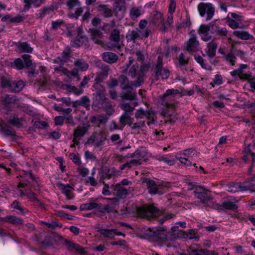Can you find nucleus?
I'll list each match as a JSON object with an SVG mask.
<instances>
[{"label": "nucleus", "mask_w": 255, "mask_h": 255, "mask_svg": "<svg viewBox=\"0 0 255 255\" xmlns=\"http://www.w3.org/2000/svg\"><path fill=\"white\" fill-rule=\"evenodd\" d=\"M119 82L121 89L128 93H122L121 97L123 99L130 101L135 100L136 95L134 94H132L131 91L133 88L139 87L141 85V78H137L134 81H130L127 76L122 75L119 78Z\"/></svg>", "instance_id": "f257e3e1"}, {"label": "nucleus", "mask_w": 255, "mask_h": 255, "mask_svg": "<svg viewBox=\"0 0 255 255\" xmlns=\"http://www.w3.org/2000/svg\"><path fill=\"white\" fill-rule=\"evenodd\" d=\"M210 191L203 186H199L194 190L195 197L199 199L201 203L205 205L206 207L212 208V203L216 202L212 201L213 198L209 193Z\"/></svg>", "instance_id": "f03ea898"}, {"label": "nucleus", "mask_w": 255, "mask_h": 255, "mask_svg": "<svg viewBox=\"0 0 255 255\" xmlns=\"http://www.w3.org/2000/svg\"><path fill=\"white\" fill-rule=\"evenodd\" d=\"M166 234L167 233L164 230L153 229L152 230H150L146 235L149 241L161 243L167 247H169L167 244L168 240Z\"/></svg>", "instance_id": "7ed1b4c3"}, {"label": "nucleus", "mask_w": 255, "mask_h": 255, "mask_svg": "<svg viewBox=\"0 0 255 255\" xmlns=\"http://www.w3.org/2000/svg\"><path fill=\"white\" fill-rule=\"evenodd\" d=\"M108 199L109 202L106 205H103L101 203H97L95 212L98 216H103L106 213L113 212L118 205L119 201L117 198H108Z\"/></svg>", "instance_id": "20e7f679"}, {"label": "nucleus", "mask_w": 255, "mask_h": 255, "mask_svg": "<svg viewBox=\"0 0 255 255\" xmlns=\"http://www.w3.org/2000/svg\"><path fill=\"white\" fill-rule=\"evenodd\" d=\"M139 216L143 218H153L159 215L160 211L157 208L151 205H144L137 209Z\"/></svg>", "instance_id": "39448f33"}, {"label": "nucleus", "mask_w": 255, "mask_h": 255, "mask_svg": "<svg viewBox=\"0 0 255 255\" xmlns=\"http://www.w3.org/2000/svg\"><path fill=\"white\" fill-rule=\"evenodd\" d=\"M197 8L201 16L203 17L206 14V20H210L212 18L215 12V7L212 3L201 2L198 5Z\"/></svg>", "instance_id": "423d86ee"}, {"label": "nucleus", "mask_w": 255, "mask_h": 255, "mask_svg": "<svg viewBox=\"0 0 255 255\" xmlns=\"http://www.w3.org/2000/svg\"><path fill=\"white\" fill-rule=\"evenodd\" d=\"M109 69L107 67L105 66L103 68L102 71L98 73L97 75L95 81L96 83L94 84V88L98 89L99 87H100V90L99 92H97V94L99 95H103L105 92V88L103 86H101L99 83H102L103 80L107 77L108 74Z\"/></svg>", "instance_id": "0eeeda50"}, {"label": "nucleus", "mask_w": 255, "mask_h": 255, "mask_svg": "<svg viewBox=\"0 0 255 255\" xmlns=\"http://www.w3.org/2000/svg\"><path fill=\"white\" fill-rule=\"evenodd\" d=\"M90 125L85 124L78 126L74 130L73 142L74 144H78L81 138L84 136L88 131Z\"/></svg>", "instance_id": "6e6552de"}, {"label": "nucleus", "mask_w": 255, "mask_h": 255, "mask_svg": "<svg viewBox=\"0 0 255 255\" xmlns=\"http://www.w3.org/2000/svg\"><path fill=\"white\" fill-rule=\"evenodd\" d=\"M238 208V205L235 204L234 202L232 201L231 200H226L221 204L217 203H212V208L219 211H235L237 210Z\"/></svg>", "instance_id": "1a4fd4ad"}, {"label": "nucleus", "mask_w": 255, "mask_h": 255, "mask_svg": "<svg viewBox=\"0 0 255 255\" xmlns=\"http://www.w3.org/2000/svg\"><path fill=\"white\" fill-rule=\"evenodd\" d=\"M146 152L144 149H138L134 153L130 154L129 157L132 158L130 160L133 166L138 165L141 164L142 161H145Z\"/></svg>", "instance_id": "9d476101"}, {"label": "nucleus", "mask_w": 255, "mask_h": 255, "mask_svg": "<svg viewBox=\"0 0 255 255\" xmlns=\"http://www.w3.org/2000/svg\"><path fill=\"white\" fill-rule=\"evenodd\" d=\"M250 186L248 183H231L227 186V190L231 193L243 192L250 190Z\"/></svg>", "instance_id": "9b49d317"}, {"label": "nucleus", "mask_w": 255, "mask_h": 255, "mask_svg": "<svg viewBox=\"0 0 255 255\" xmlns=\"http://www.w3.org/2000/svg\"><path fill=\"white\" fill-rule=\"evenodd\" d=\"M120 31L118 29L114 28L112 30L110 34V40L112 42L108 44L109 48L111 49L120 48Z\"/></svg>", "instance_id": "f8f14e48"}, {"label": "nucleus", "mask_w": 255, "mask_h": 255, "mask_svg": "<svg viewBox=\"0 0 255 255\" xmlns=\"http://www.w3.org/2000/svg\"><path fill=\"white\" fill-rule=\"evenodd\" d=\"M178 93V91L177 90L173 89H169L167 90L162 96V105L167 108L172 107L173 103H168L167 101L169 100L171 98L170 96H172Z\"/></svg>", "instance_id": "ddd939ff"}, {"label": "nucleus", "mask_w": 255, "mask_h": 255, "mask_svg": "<svg viewBox=\"0 0 255 255\" xmlns=\"http://www.w3.org/2000/svg\"><path fill=\"white\" fill-rule=\"evenodd\" d=\"M199 45L196 36L192 34L186 43V50L189 52H194L197 50Z\"/></svg>", "instance_id": "4468645a"}, {"label": "nucleus", "mask_w": 255, "mask_h": 255, "mask_svg": "<svg viewBox=\"0 0 255 255\" xmlns=\"http://www.w3.org/2000/svg\"><path fill=\"white\" fill-rule=\"evenodd\" d=\"M57 186L61 190L62 193L66 196L67 199H73L71 193L73 190V188L71 186L68 184H64L61 183H58Z\"/></svg>", "instance_id": "2eb2a0df"}, {"label": "nucleus", "mask_w": 255, "mask_h": 255, "mask_svg": "<svg viewBox=\"0 0 255 255\" xmlns=\"http://www.w3.org/2000/svg\"><path fill=\"white\" fill-rule=\"evenodd\" d=\"M218 44L214 40L209 42L205 49V52L210 58H213L216 54Z\"/></svg>", "instance_id": "dca6fc26"}, {"label": "nucleus", "mask_w": 255, "mask_h": 255, "mask_svg": "<svg viewBox=\"0 0 255 255\" xmlns=\"http://www.w3.org/2000/svg\"><path fill=\"white\" fill-rule=\"evenodd\" d=\"M25 184L20 182L19 184L17 185V190L20 196H23L26 195L27 197L31 201H37V198H36L35 194L32 192H29L26 194H25L22 190L21 189V188H24L25 186Z\"/></svg>", "instance_id": "f3484780"}, {"label": "nucleus", "mask_w": 255, "mask_h": 255, "mask_svg": "<svg viewBox=\"0 0 255 255\" xmlns=\"http://www.w3.org/2000/svg\"><path fill=\"white\" fill-rule=\"evenodd\" d=\"M209 27L206 25H201L199 29V34L201 39L205 41L211 40L212 36L209 34Z\"/></svg>", "instance_id": "a211bd4d"}, {"label": "nucleus", "mask_w": 255, "mask_h": 255, "mask_svg": "<svg viewBox=\"0 0 255 255\" xmlns=\"http://www.w3.org/2000/svg\"><path fill=\"white\" fill-rule=\"evenodd\" d=\"M98 231L104 237L109 238L110 239H113L114 238L115 235H116L117 229H100Z\"/></svg>", "instance_id": "6ab92c4d"}, {"label": "nucleus", "mask_w": 255, "mask_h": 255, "mask_svg": "<svg viewBox=\"0 0 255 255\" xmlns=\"http://www.w3.org/2000/svg\"><path fill=\"white\" fill-rule=\"evenodd\" d=\"M155 76L156 80H157L159 78L162 80L168 78L170 75L169 71L166 68H160L157 70H154Z\"/></svg>", "instance_id": "aec40b11"}, {"label": "nucleus", "mask_w": 255, "mask_h": 255, "mask_svg": "<svg viewBox=\"0 0 255 255\" xmlns=\"http://www.w3.org/2000/svg\"><path fill=\"white\" fill-rule=\"evenodd\" d=\"M102 58L104 61L112 64L115 63L117 61L118 56L115 53L107 52H105L102 54Z\"/></svg>", "instance_id": "412c9836"}, {"label": "nucleus", "mask_w": 255, "mask_h": 255, "mask_svg": "<svg viewBox=\"0 0 255 255\" xmlns=\"http://www.w3.org/2000/svg\"><path fill=\"white\" fill-rule=\"evenodd\" d=\"M87 41L88 38L86 36L79 34L75 39L71 40L70 44L73 47H78Z\"/></svg>", "instance_id": "4be33fe9"}, {"label": "nucleus", "mask_w": 255, "mask_h": 255, "mask_svg": "<svg viewBox=\"0 0 255 255\" xmlns=\"http://www.w3.org/2000/svg\"><path fill=\"white\" fill-rule=\"evenodd\" d=\"M70 53V51L69 49L64 50L61 56L57 57L54 59V62L61 65L63 64L64 63L66 62L68 60Z\"/></svg>", "instance_id": "5701e85b"}, {"label": "nucleus", "mask_w": 255, "mask_h": 255, "mask_svg": "<svg viewBox=\"0 0 255 255\" xmlns=\"http://www.w3.org/2000/svg\"><path fill=\"white\" fill-rule=\"evenodd\" d=\"M16 47L21 53H31L33 48L27 42H18L16 44Z\"/></svg>", "instance_id": "b1692460"}, {"label": "nucleus", "mask_w": 255, "mask_h": 255, "mask_svg": "<svg viewBox=\"0 0 255 255\" xmlns=\"http://www.w3.org/2000/svg\"><path fill=\"white\" fill-rule=\"evenodd\" d=\"M233 34L238 38L247 40L251 39L253 36L248 31L245 30H238L233 32Z\"/></svg>", "instance_id": "393cba45"}, {"label": "nucleus", "mask_w": 255, "mask_h": 255, "mask_svg": "<svg viewBox=\"0 0 255 255\" xmlns=\"http://www.w3.org/2000/svg\"><path fill=\"white\" fill-rule=\"evenodd\" d=\"M150 67V64L149 62L144 63L142 62L141 65L139 68V73L138 76L137 78H141L142 80V84L143 82V79L144 77V74L148 72L149 68Z\"/></svg>", "instance_id": "a878e982"}, {"label": "nucleus", "mask_w": 255, "mask_h": 255, "mask_svg": "<svg viewBox=\"0 0 255 255\" xmlns=\"http://www.w3.org/2000/svg\"><path fill=\"white\" fill-rule=\"evenodd\" d=\"M107 119V117L104 115L93 116L91 117L90 119L92 123L97 125L105 124Z\"/></svg>", "instance_id": "bb28decb"}, {"label": "nucleus", "mask_w": 255, "mask_h": 255, "mask_svg": "<svg viewBox=\"0 0 255 255\" xmlns=\"http://www.w3.org/2000/svg\"><path fill=\"white\" fill-rule=\"evenodd\" d=\"M99 108L104 109L109 115H112L115 112V110L112 107V105L110 103L109 100L106 98H105L102 101L101 106L99 107Z\"/></svg>", "instance_id": "cd10ccee"}, {"label": "nucleus", "mask_w": 255, "mask_h": 255, "mask_svg": "<svg viewBox=\"0 0 255 255\" xmlns=\"http://www.w3.org/2000/svg\"><path fill=\"white\" fill-rule=\"evenodd\" d=\"M146 185L151 194H155L158 193V188L157 185L153 180L146 179L145 180Z\"/></svg>", "instance_id": "c85d7f7f"}, {"label": "nucleus", "mask_w": 255, "mask_h": 255, "mask_svg": "<svg viewBox=\"0 0 255 255\" xmlns=\"http://www.w3.org/2000/svg\"><path fill=\"white\" fill-rule=\"evenodd\" d=\"M115 11L116 12H120L121 16H123L126 9V6L124 1L119 0L115 3Z\"/></svg>", "instance_id": "c756f323"}, {"label": "nucleus", "mask_w": 255, "mask_h": 255, "mask_svg": "<svg viewBox=\"0 0 255 255\" xmlns=\"http://www.w3.org/2000/svg\"><path fill=\"white\" fill-rule=\"evenodd\" d=\"M43 0H23L25 3L24 8L25 10H28L31 5L34 7L39 6L43 2Z\"/></svg>", "instance_id": "7c9ffc66"}, {"label": "nucleus", "mask_w": 255, "mask_h": 255, "mask_svg": "<svg viewBox=\"0 0 255 255\" xmlns=\"http://www.w3.org/2000/svg\"><path fill=\"white\" fill-rule=\"evenodd\" d=\"M92 39L96 43H101V38L102 36V32L97 29H90Z\"/></svg>", "instance_id": "2f4dec72"}, {"label": "nucleus", "mask_w": 255, "mask_h": 255, "mask_svg": "<svg viewBox=\"0 0 255 255\" xmlns=\"http://www.w3.org/2000/svg\"><path fill=\"white\" fill-rule=\"evenodd\" d=\"M74 65L76 69L81 71H86L89 67V65L87 63L81 59L76 60L74 62Z\"/></svg>", "instance_id": "473e14b6"}, {"label": "nucleus", "mask_w": 255, "mask_h": 255, "mask_svg": "<svg viewBox=\"0 0 255 255\" xmlns=\"http://www.w3.org/2000/svg\"><path fill=\"white\" fill-rule=\"evenodd\" d=\"M141 31L139 30H128L126 34L128 41H133L140 36Z\"/></svg>", "instance_id": "72a5a7b5"}, {"label": "nucleus", "mask_w": 255, "mask_h": 255, "mask_svg": "<svg viewBox=\"0 0 255 255\" xmlns=\"http://www.w3.org/2000/svg\"><path fill=\"white\" fill-rule=\"evenodd\" d=\"M195 231L193 229H191L188 230V231L187 232L185 231L182 232L181 234L179 236L181 238L183 239L188 238L190 240L195 239L196 240H198L199 238L198 237L195 236Z\"/></svg>", "instance_id": "f704fd0d"}, {"label": "nucleus", "mask_w": 255, "mask_h": 255, "mask_svg": "<svg viewBox=\"0 0 255 255\" xmlns=\"http://www.w3.org/2000/svg\"><path fill=\"white\" fill-rule=\"evenodd\" d=\"M24 86V82L20 80L11 83L9 88L11 91L14 92H19L23 89Z\"/></svg>", "instance_id": "c9c22d12"}, {"label": "nucleus", "mask_w": 255, "mask_h": 255, "mask_svg": "<svg viewBox=\"0 0 255 255\" xmlns=\"http://www.w3.org/2000/svg\"><path fill=\"white\" fill-rule=\"evenodd\" d=\"M144 10L143 8L141 7H133L131 8L130 10V16L132 19H134L142 13H143Z\"/></svg>", "instance_id": "e433bc0d"}, {"label": "nucleus", "mask_w": 255, "mask_h": 255, "mask_svg": "<svg viewBox=\"0 0 255 255\" xmlns=\"http://www.w3.org/2000/svg\"><path fill=\"white\" fill-rule=\"evenodd\" d=\"M139 66L137 64L132 65L128 69V75L133 78L138 76Z\"/></svg>", "instance_id": "4c0bfd02"}, {"label": "nucleus", "mask_w": 255, "mask_h": 255, "mask_svg": "<svg viewBox=\"0 0 255 255\" xmlns=\"http://www.w3.org/2000/svg\"><path fill=\"white\" fill-rule=\"evenodd\" d=\"M65 89L69 92H73L77 96H79L83 94V90L81 88H77L75 86L71 85H66Z\"/></svg>", "instance_id": "58836bf2"}, {"label": "nucleus", "mask_w": 255, "mask_h": 255, "mask_svg": "<svg viewBox=\"0 0 255 255\" xmlns=\"http://www.w3.org/2000/svg\"><path fill=\"white\" fill-rule=\"evenodd\" d=\"M227 22L228 25L232 28H243L244 27V25L241 22L235 21L234 18L229 17Z\"/></svg>", "instance_id": "ea45409f"}, {"label": "nucleus", "mask_w": 255, "mask_h": 255, "mask_svg": "<svg viewBox=\"0 0 255 255\" xmlns=\"http://www.w3.org/2000/svg\"><path fill=\"white\" fill-rule=\"evenodd\" d=\"M97 206V203L94 202H90L89 203H87L85 204H82L80 206V210H91L93 209H96V208Z\"/></svg>", "instance_id": "a19ab883"}, {"label": "nucleus", "mask_w": 255, "mask_h": 255, "mask_svg": "<svg viewBox=\"0 0 255 255\" xmlns=\"http://www.w3.org/2000/svg\"><path fill=\"white\" fill-rule=\"evenodd\" d=\"M162 15L161 13L155 11L152 16L151 22L154 24H159L160 22H162Z\"/></svg>", "instance_id": "79ce46f5"}, {"label": "nucleus", "mask_w": 255, "mask_h": 255, "mask_svg": "<svg viewBox=\"0 0 255 255\" xmlns=\"http://www.w3.org/2000/svg\"><path fill=\"white\" fill-rule=\"evenodd\" d=\"M24 120L23 118H12L10 119L8 122L10 125L15 126L18 128L21 127L22 126V122Z\"/></svg>", "instance_id": "37998d69"}, {"label": "nucleus", "mask_w": 255, "mask_h": 255, "mask_svg": "<svg viewBox=\"0 0 255 255\" xmlns=\"http://www.w3.org/2000/svg\"><path fill=\"white\" fill-rule=\"evenodd\" d=\"M133 120V119L130 117V114L124 113L122 116L120 117V123L124 126L130 123V121Z\"/></svg>", "instance_id": "c03bdc74"}, {"label": "nucleus", "mask_w": 255, "mask_h": 255, "mask_svg": "<svg viewBox=\"0 0 255 255\" xmlns=\"http://www.w3.org/2000/svg\"><path fill=\"white\" fill-rule=\"evenodd\" d=\"M134 106H131L128 103H123L121 105V108L124 111V113L131 115L134 109Z\"/></svg>", "instance_id": "a18cd8bd"}, {"label": "nucleus", "mask_w": 255, "mask_h": 255, "mask_svg": "<svg viewBox=\"0 0 255 255\" xmlns=\"http://www.w3.org/2000/svg\"><path fill=\"white\" fill-rule=\"evenodd\" d=\"M99 10L103 12L105 17H111L113 14L112 10L104 5L100 6Z\"/></svg>", "instance_id": "49530a36"}, {"label": "nucleus", "mask_w": 255, "mask_h": 255, "mask_svg": "<svg viewBox=\"0 0 255 255\" xmlns=\"http://www.w3.org/2000/svg\"><path fill=\"white\" fill-rule=\"evenodd\" d=\"M183 155L187 157H197L198 153L193 148H188L183 151Z\"/></svg>", "instance_id": "de8ad7c7"}, {"label": "nucleus", "mask_w": 255, "mask_h": 255, "mask_svg": "<svg viewBox=\"0 0 255 255\" xmlns=\"http://www.w3.org/2000/svg\"><path fill=\"white\" fill-rule=\"evenodd\" d=\"M148 113L144 111L142 108L138 109L135 113V117L137 119H142L144 117L149 118Z\"/></svg>", "instance_id": "09e8293b"}, {"label": "nucleus", "mask_w": 255, "mask_h": 255, "mask_svg": "<svg viewBox=\"0 0 255 255\" xmlns=\"http://www.w3.org/2000/svg\"><path fill=\"white\" fill-rule=\"evenodd\" d=\"M66 5L68 9H72L74 7H79L81 5L80 2L79 0H67Z\"/></svg>", "instance_id": "8fccbe9b"}, {"label": "nucleus", "mask_w": 255, "mask_h": 255, "mask_svg": "<svg viewBox=\"0 0 255 255\" xmlns=\"http://www.w3.org/2000/svg\"><path fill=\"white\" fill-rule=\"evenodd\" d=\"M182 232H184V231L179 230L177 225L175 224L171 228V234L173 236H175L178 238H181L179 235L181 234Z\"/></svg>", "instance_id": "3c124183"}, {"label": "nucleus", "mask_w": 255, "mask_h": 255, "mask_svg": "<svg viewBox=\"0 0 255 255\" xmlns=\"http://www.w3.org/2000/svg\"><path fill=\"white\" fill-rule=\"evenodd\" d=\"M2 100L6 104H9L10 103L15 102L16 101V97L12 95H5L2 97Z\"/></svg>", "instance_id": "603ef678"}, {"label": "nucleus", "mask_w": 255, "mask_h": 255, "mask_svg": "<svg viewBox=\"0 0 255 255\" xmlns=\"http://www.w3.org/2000/svg\"><path fill=\"white\" fill-rule=\"evenodd\" d=\"M195 59L196 60V61L199 63L201 66L207 70H211V67L207 64H205L204 62V60L203 58L200 56H196L195 57Z\"/></svg>", "instance_id": "864d4df0"}, {"label": "nucleus", "mask_w": 255, "mask_h": 255, "mask_svg": "<svg viewBox=\"0 0 255 255\" xmlns=\"http://www.w3.org/2000/svg\"><path fill=\"white\" fill-rule=\"evenodd\" d=\"M176 158L178 159L180 162L186 166H190L192 165V162L185 157L177 155Z\"/></svg>", "instance_id": "5fc2aeb1"}, {"label": "nucleus", "mask_w": 255, "mask_h": 255, "mask_svg": "<svg viewBox=\"0 0 255 255\" xmlns=\"http://www.w3.org/2000/svg\"><path fill=\"white\" fill-rule=\"evenodd\" d=\"M116 26L115 20H112L108 23H104L103 30L105 31H109Z\"/></svg>", "instance_id": "6e6d98bb"}, {"label": "nucleus", "mask_w": 255, "mask_h": 255, "mask_svg": "<svg viewBox=\"0 0 255 255\" xmlns=\"http://www.w3.org/2000/svg\"><path fill=\"white\" fill-rule=\"evenodd\" d=\"M10 84L9 78L7 76H3L0 82V86L3 88L8 87H10Z\"/></svg>", "instance_id": "4d7b16f0"}, {"label": "nucleus", "mask_w": 255, "mask_h": 255, "mask_svg": "<svg viewBox=\"0 0 255 255\" xmlns=\"http://www.w3.org/2000/svg\"><path fill=\"white\" fill-rule=\"evenodd\" d=\"M5 221L10 222L12 224H20L21 223V220L20 219L14 216H7Z\"/></svg>", "instance_id": "13d9d810"}, {"label": "nucleus", "mask_w": 255, "mask_h": 255, "mask_svg": "<svg viewBox=\"0 0 255 255\" xmlns=\"http://www.w3.org/2000/svg\"><path fill=\"white\" fill-rule=\"evenodd\" d=\"M63 73L69 78L73 77H76L78 74V71L76 69H74L72 71H69L67 69H64L63 70Z\"/></svg>", "instance_id": "bf43d9fd"}, {"label": "nucleus", "mask_w": 255, "mask_h": 255, "mask_svg": "<svg viewBox=\"0 0 255 255\" xmlns=\"http://www.w3.org/2000/svg\"><path fill=\"white\" fill-rule=\"evenodd\" d=\"M12 64L17 70H21L24 67L23 62L20 58L16 59Z\"/></svg>", "instance_id": "052dcab7"}, {"label": "nucleus", "mask_w": 255, "mask_h": 255, "mask_svg": "<svg viewBox=\"0 0 255 255\" xmlns=\"http://www.w3.org/2000/svg\"><path fill=\"white\" fill-rule=\"evenodd\" d=\"M33 122V125L39 128H44L47 126L46 122L38 120H35Z\"/></svg>", "instance_id": "680f3d73"}, {"label": "nucleus", "mask_w": 255, "mask_h": 255, "mask_svg": "<svg viewBox=\"0 0 255 255\" xmlns=\"http://www.w3.org/2000/svg\"><path fill=\"white\" fill-rule=\"evenodd\" d=\"M54 109L58 112L62 113L67 115L72 111V109L71 108L63 109L57 105H55L54 106Z\"/></svg>", "instance_id": "e2e57ef3"}, {"label": "nucleus", "mask_w": 255, "mask_h": 255, "mask_svg": "<svg viewBox=\"0 0 255 255\" xmlns=\"http://www.w3.org/2000/svg\"><path fill=\"white\" fill-rule=\"evenodd\" d=\"M115 186L118 191V194L122 197L125 196L127 194V190L121 187L120 184H116Z\"/></svg>", "instance_id": "0e129e2a"}, {"label": "nucleus", "mask_w": 255, "mask_h": 255, "mask_svg": "<svg viewBox=\"0 0 255 255\" xmlns=\"http://www.w3.org/2000/svg\"><path fill=\"white\" fill-rule=\"evenodd\" d=\"M225 56L226 60L228 62H229L231 65H234L236 59V57L234 55V54L233 53L231 52Z\"/></svg>", "instance_id": "69168bd1"}, {"label": "nucleus", "mask_w": 255, "mask_h": 255, "mask_svg": "<svg viewBox=\"0 0 255 255\" xmlns=\"http://www.w3.org/2000/svg\"><path fill=\"white\" fill-rule=\"evenodd\" d=\"M31 56L29 55H23L22 58L24 60V64L26 67H29L32 65V60L30 59Z\"/></svg>", "instance_id": "338daca9"}, {"label": "nucleus", "mask_w": 255, "mask_h": 255, "mask_svg": "<svg viewBox=\"0 0 255 255\" xmlns=\"http://www.w3.org/2000/svg\"><path fill=\"white\" fill-rule=\"evenodd\" d=\"M118 84V81L116 79H111L107 82V86L109 88H113Z\"/></svg>", "instance_id": "774afa93"}]
</instances>
